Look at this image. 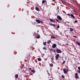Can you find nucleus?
Returning <instances> with one entry per match:
<instances>
[{
	"label": "nucleus",
	"mask_w": 80,
	"mask_h": 80,
	"mask_svg": "<svg viewBox=\"0 0 80 80\" xmlns=\"http://www.w3.org/2000/svg\"><path fill=\"white\" fill-rule=\"evenodd\" d=\"M67 23H70V22H67Z\"/></svg>",
	"instance_id": "42"
},
{
	"label": "nucleus",
	"mask_w": 80,
	"mask_h": 80,
	"mask_svg": "<svg viewBox=\"0 0 80 80\" xmlns=\"http://www.w3.org/2000/svg\"><path fill=\"white\" fill-rule=\"evenodd\" d=\"M49 50H50V51H51V52H53V50H54V49H52V48L50 49Z\"/></svg>",
	"instance_id": "12"
},
{
	"label": "nucleus",
	"mask_w": 80,
	"mask_h": 80,
	"mask_svg": "<svg viewBox=\"0 0 80 80\" xmlns=\"http://www.w3.org/2000/svg\"><path fill=\"white\" fill-rule=\"evenodd\" d=\"M40 22V23H41L42 24H43V21H41Z\"/></svg>",
	"instance_id": "28"
},
{
	"label": "nucleus",
	"mask_w": 80,
	"mask_h": 80,
	"mask_svg": "<svg viewBox=\"0 0 80 80\" xmlns=\"http://www.w3.org/2000/svg\"><path fill=\"white\" fill-rule=\"evenodd\" d=\"M53 51L54 53H55V52H56V50H55V49H54V50H53Z\"/></svg>",
	"instance_id": "34"
},
{
	"label": "nucleus",
	"mask_w": 80,
	"mask_h": 80,
	"mask_svg": "<svg viewBox=\"0 0 80 80\" xmlns=\"http://www.w3.org/2000/svg\"><path fill=\"white\" fill-rule=\"evenodd\" d=\"M18 74H16L15 75V77L16 78H18Z\"/></svg>",
	"instance_id": "13"
},
{
	"label": "nucleus",
	"mask_w": 80,
	"mask_h": 80,
	"mask_svg": "<svg viewBox=\"0 0 80 80\" xmlns=\"http://www.w3.org/2000/svg\"><path fill=\"white\" fill-rule=\"evenodd\" d=\"M52 26H53V27H55V26H56V25L55 24H52Z\"/></svg>",
	"instance_id": "26"
},
{
	"label": "nucleus",
	"mask_w": 80,
	"mask_h": 80,
	"mask_svg": "<svg viewBox=\"0 0 80 80\" xmlns=\"http://www.w3.org/2000/svg\"><path fill=\"white\" fill-rule=\"evenodd\" d=\"M76 43L79 46H80V43H79V42H77Z\"/></svg>",
	"instance_id": "16"
},
{
	"label": "nucleus",
	"mask_w": 80,
	"mask_h": 80,
	"mask_svg": "<svg viewBox=\"0 0 80 80\" xmlns=\"http://www.w3.org/2000/svg\"><path fill=\"white\" fill-rule=\"evenodd\" d=\"M73 37H75V38H77V37L76 36H73Z\"/></svg>",
	"instance_id": "35"
},
{
	"label": "nucleus",
	"mask_w": 80,
	"mask_h": 80,
	"mask_svg": "<svg viewBox=\"0 0 80 80\" xmlns=\"http://www.w3.org/2000/svg\"><path fill=\"white\" fill-rule=\"evenodd\" d=\"M40 38V35H38L37 37V38L38 39Z\"/></svg>",
	"instance_id": "10"
},
{
	"label": "nucleus",
	"mask_w": 80,
	"mask_h": 80,
	"mask_svg": "<svg viewBox=\"0 0 80 80\" xmlns=\"http://www.w3.org/2000/svg\"><path fill=\"white\" fill-rule=\"evenodd\" d=\"M35 9L37 11H39V9L37 7Z\"/></svg>",
	"instance_id": "15"
},
{
	"label": "nucleus",
	"mask_w": 80,
	"mask_h": 80,
	"mask_svg": "<svg viewBox=\"0 0 80 80\" xmlns=\"http://www.w3.org/2000/svg\"><path fill=\"white\" fill-rule=\"evenodd\" d=\"M75 75L76 76H77V75H78V74H77V73H76L75 74Z\"/></svg>",
	"instance_id": "33"
},
{
	"label": "nucleus",
	"mask_w": 80,
	"mask_h": 80,
	"mask_svg": "<svg viewBox=\"0 0 80 80\" xmlns=\"http://www.w3.org/2000/svg\"><path fill=\"white\" fill-rule=\"evenodd\" d=\"M47 42H44L43 43V44L44 45H47Z\"/></svg>",
	"instance_id": "20"
},
{
	"label": "nucleus",
	"mask_w": 80,
	"mask_h": 80,
	"mask_svg": "<svg viewBox=\"0 0 80 80\" xmlns=\"http://www.w3.org/2000/svg\"><path fill=\"white\" fill-rule=\"evenodd\" d=\"M50 42H51V41L50 40V41H48V42L47 43H48L49 44V43H50Z\"/></svg>",
	"instance_id": "24"
},
{
	"label": "nucleus",
	"mask_w": 80,
	"mask_h": 80,
	"mask_svg": "<svg viewBox=\"0 0 80 80\" xmlns=\"http://www.w3.org/2000/svg\"><path fill=\"white\" fill-rule=\"evenodd\" d=\"M51 38H53L54 39H55V37L53 36H52L51 37Z\"/></svg>",
	"instance_id": "18"
},
{
	"label": "nucleus",
	"mask_w": 80,
	"mask_h": 80,
	"mask_svg": "<svg viewBox=\"0 0 80 80\" xmlns=\"http://www.w3.org/2000/svg\"><path fill=\"white\" fill-rule=\"evenodd\" d=\"M57 18L58 20H62V18L60 16H57Z\"/></svg>",
	"instance_id": "4"
},
{
	"label": "nucleus",
	"mask_w": 80,
	"mask_h": 80,
	"mask_svg": "<svg viewBox=\"0 0 80 80\" xmlns=\"http://www.w3.org/2000/svg\"><path fill=\"white\" fill-rule=\"evenodd\" d=\"M38 32H39V31H38Z\"/></svg>",
	"instance_id": "46"
},
{
	"label": "nucleus",
	"mask_w": 80,
	"mask_h": 80,
	"mask_svg": "<svg viewBox=\"0 0 80 80\" xmlns=\"http://www.w3.org/2000/svg\"><path fill=\"white\" fill-rule=\"evenodd\" d=\"M29 70H32V68H29Z\"/></svg>",
	"instance_id": "37"
},
{
	"label": "nucleus",
	"mask_w": 80,
	"mask_h": 80,
	"mask_svg": "<svg viewBox=\"0 0 80 80\" xmlns=\"http://www.w3.org/2000/svg\"><path fill=\"white\" fill-rule=\"evenodd\" d=\"M37 35V34L36 33H34V34H33V36H36Z\"/></svg>",
	"instance_id": "22"
},
{
	"label": "nucleus",
	"mask_w": 80,
	"mask_h": 80,
	"mask_svg": "<svg viewBox=\"0 0 80 80\" xmlns=\"http://www.w3.org/2000/svg\"><path fill=\"white\" fill-rule=\"evenodd\" d=\"M79 17H80V14H79Z\"/></svg>",
	"instance_id": "45"
},
{
	"label": "nucleus",
	"mask_w": 80,
	"mask_h": 80,
	"mask_svg": "<svg viewBox=\"0 0 80 80\" xmlns=\"http://www.w3.org/2000/svg\"><path fill=\"white\" fill-rule=\"evenodd\" d=\"M51 60H54V58H51Z\"/></svg>",
	"instance_id": "36"
},
{
	"label": "nucleus",
	"mask_w": 80,
	"mask_h": 80,
	"mask_svg": "<svg viewBox=\"0 0 80 80\" xmlns=\"http://www.w3.org/2000/svg\"><path fill=\"white\" fill-rule=\"evenodd\" d=\"M36 21L37 23H40V21L39 20L37 19L36 20Z\"/></svg>",
	"instance_id": "6"
},
{
	"label": "nucleus",
	"mask_w": 80,
	"mask_h": 80,
	"mask_svg": "<svg viewBox=\"0 0 80 80\" xmlns=\"http://www.w3.org/2000/svg\"><path fill=\"white\" fill-rule=\"evenodd\" d=\"M70 32H72V31H73V29L72 28H70Z\"/></svg>",
	"instance_id": "19"
},
{
	"label": "nucleus",
	"mask_w": 80,
	"mask_h": 80,
	"mask_svg": "<svg viewBox=\"0 0 80 80\" xmlns=\"http://www.w3.org/2000/svg\"><path fill=\"white\" fill-rule=\"evenodd\" d=\"M50 80H52V79H50Z\"/></svg>",
	"instance_id": "47"
},
{
	"label": "nucleus",
	"mask_w": 80,
	"mask_h": 80,
	"mask_svg": "<svg viewBox=\"0 0 80 80\" xmlns=\"http://www.w3.org/2000/svg\"><path fill=\"white\" fill-rule=\"evenodd\" d=\"M59 56H60V55L59 54H57L55 56V58L56 60H58V58L59 57Z\"/></svg>",
	"instance_id": "3"
},
{
	"label": "nucleus",
	"mask_w": 80,
	"mask_h": 80,
	"mask_svg": "<svg viewBox=\"0 0 80 80\" xmlns=\"http://www.w3.org/2000/svg\"><path fill=\"white\" fill-rule=\"evenodd\" d=\"M62 77L63 78H65V76L63 75L62 76Z\"/></svg>",
	"instance_id": "27"
},
{
	"label": "nucleus",
	"mask_w": 80,
	"mask_h": 80,
	"mask_svg": "<svg viewBox=\"0 0 80 80\" xmlns=\"http://www.w3.org/2000/svg\"><path fill=\"white\" fill-rule=\"evenodd\" d=\"M76 78L78 79V76H76L75 77Z\"/></svg>",
	"instance_id": "29"
},
{
	"label": "nucleus",
	"mask_w": 80,
	"mask_h": 80,
	"mask_svg": "<svg viewBox=\"0 0 80 80\" xmlns=\"http://www.w3.org/2000/svg\"><path fill=\"white\" fill-rule=\"evenodd\" d=\"M58 8V9H59V7H58V8Z\"/></svg>",
	"instance_id": "41"
},
{
	"label": "nucleus",
	"mask_w": 80,
	"mask_h": 80,
	"mask_svg": "<svg viewBox=\"0 0 80 80\" xmlns=\"http://www.w3.org/2000/svg\"><path fill=\"white\" fill-rule=\"evenodd\" d=\"M50 22H55V21L53 20V19H50Z\"/></svg>",
	"instance_id": "7"
},
{
	"label": "nucleus",
	"mask_w": 80,
	"mask_h": 80,
	"mask_svg": "<svg viewBox=\"0 0 80 80\" xmlns=\"http://www.w3.org/2000/svg\"><path fill=\"white\" fill-rule=\"evenodd\" d=\"M57 47V45L55 44H53L52 45V48H55L56 47Z\"/></svg>",
	"instance_id": "5"
},
{
	"label": "nucleus",
	"mask_w": 80,
	"mask_h": 80,
	"mask_svg": "<svg viewBox=\"0 0 80 80\" xmlns=\"http://www.w3.org/2000/svg\"><path fill=\"white\" fill-rule=\"evenodd\" d=\"M38 61H41L42 59L41 58H38Z\"/></svg>",
	"instance_id": "17"
},
{
	"label": "nucleus",
	"mask_w": 80,
	"mask_h": 80,
	"mask_svg": "<svg viewBox=\"0 0 80 80\" xmlns=\"http://www.w3.org/2000/svg\"><path fill=\"white\" fill-rule=\"evenodd\" d=\"M65 63V61H64L62 62V64H64V63Z\"/></svg>",
	"instance_id": "32"
},
{
	"label": "nucleus",
	"mask_w": 80,
	"mask_h": 80,
	"mask_svg": "<svg viewBox=\"0 0 80 80\" xmlns=\"http://www.w3.org/2000/svg\"><path fill=\"white\" fill-rule=\"evenodd\" d=\"M50 67H52L53 66V64L51 63L50 64H49Z\"/></svg>",
	"instance_id": "14"
},
{
	"label": "nucleus",
	"mask_w": 80,
	"mask_h": 80,
	"mask_svg": "<svg viewBox=\"0 0 80 80\" xmlns=\"http://www.w3.org/2000/svg\"><path fill=\"white\" fill-rule=\"evenodd\" d=\"M56 20L57 22H58V23H60V21H59L58 19H56Z\"/></svg>",
	"instance_id": "21"
},
{
	"label": "nucleus",
	"mask_w": 80,
	"mask_h": 80,
	"mask_svg": "<svg viewBox=\"0 0 80 80\" xmlns=\"http://www.w3.org/2000/svg\"><path fill=\"white\" fill-rule=\"evenodd\" d=\"M56 51L57 53H62V50L59 49H57L56 50Z\"/></svg>",
	"instance_id": "1"
},
{
	"label": "nucleus",
	"mask_w": 80,
	"mask_h": 80,
	"mask_svg": "<svg viewBox=\"0 0 80 80\" xmlns=\"http://www.w3.org/2000/svg\"><path fill=\"white\" fill-rule=\"evenodd\" d=\"M77 22H78L77 21H75V23H77Z\"/></svg>",
	"instance_id": "38"
},
{
	"label": "nucleus",
	"mask_w": 80,
	"mask_h": 80,
	"mask_svg": "<svg viewBox=\"0 0 80 80\" xmlns=\"http://www.w3.org/2000/svg\"><path fill=\"white\" fill-rule=\"evenodd\" d=\"M43 50H47V48H45V47H43Z\"/></svg>",
	"instance_id": "30"
},
{
	"label": "nucleus",
	"mask_w": 80,
	"mask_h": 80,
	"mask_svg": "<svg viewBox=\"0 0 80 80\" xmlns=\"http://www.w3.org/2000/svg\"><path fill=\"white\" fill-rule=\"evenodd\" d=\"M74 42H75V40H74Z\"/></svg>",
	"instance_id": "43"
},
{
	"label": "nucleus",
	"mask_w": 80,
	"mask_h": 80,
	"mask_svg": "<svg viewBox=\"0 0 80 80\" xmlns=\"http://www.w3.org/2000/svg\"><path fill=\"white\" fill-rule=\"evenodd\" d=\"M56 0H52L53 2H54V1H55Z\"/></svg>",
	"instance_id": "40"
},
{
	"label": "nucleus",
	"mask_w": 80,
	"mask_h": 80,
	"mask_svg": "<svg viewBox=\"0 0 80 80\" xmlns=\"http://www.w3.org/2000/svg\"><path fill=\"white\" fill-rule=\"evenodd\" d=\"M31 72H32V73H35V71L33 70H32Z\"/></svg>",
	"instance_id": "23"
},
{
	"label": "nucleus",
	"mask_w": 80,
	"mask_h": 80,
	"mask_svg": "<svg viewBox=\"0 0 80 80\" xmlns=\"http://www.w3.org/2000/svg\"><path fill=\"white\" fill-rule=\"evenodd\" d=\"M78 68L79 71L78 70V72L79 73H80V67H78Z\"/></svg>",
	"instance_id": "9"
},
{
	"label": "nucleus",
	"mask_w": 80,
	"mask_h": 80,
	"mask_svg": "<svg viewBox=\"0 0 80 80\" xmlns=\"http://www.w3.org/2000/svg\"><path fill=\"white\" fill-rule=\"evenodd\" d=\"M46 2V1H45L44 0H43L42 1V4H43L44 3H45V2Z\"/></svg>",
	"instance_id": "11"
},
{
	"label": "nucleus",
	"mask_w": 80,
	"mask_h": 80,
	"mask_svg": "<svg viewBox=\"0 0 80 80\" xmlns=\"http://www.w3.org/2000/svg\"><path fill=\"white\" fill-rule=\"evenodd\" d=\"M57 28H60V25H58V26H57Z\"/></svg>",
	"instance_id": "25"
},
{
	"label": "nucleus",
	"mask_w": 80,
	"mask_h": 80,
	"mask_svg": "<svg viewBox=\"0 0 80 80\" xmlns=\"http://www.w3.org/2000/svg\"><path fill=\"white\" fill-rule=\"evenodd\" d=\"M68 72V69H64L63 70V72L65 74H66V73H67V72Z\"/></svg>",
	"instance_id": "2"
},
{
	"label": "nucleus",
	"mask_w": 80,
	"mask_h": 80,
	"mask_svg": "<svg viewBox=\"0 0 80 80\" xmlns=\"http://www.w3.org/2000/svg\"><path fill=\"white\" fill-rule=\"evenodd\" d=\"M47 60V59H46V60Z\"/></svg>",
	"instance_id": "44"
},
{
	"label": "nucleus",
	"mask_w": 80,
	"mask_h": 80,
	"mask_svg": "<svg viewBox=\"0 0 80 80\" xmlns=\"http://www.w3.org/2000/svg\"><path fill=\"white\" fill-rule=\"evenodd\" d=\"M68 16H71V14H70V13H68Z\"/></svg>",
	"instance_id": "31"
},
{
	"label": "nucleus",
	"mask_w": 80,
	"mask_h": 80,
	"mask_svg": "<svg viewBox=\"0 0 80 80\" xmlns=\"http://www.w3.org/2000/svg\"><path fill=\"white\" fill-rule=\"evenodd\" d=\"M52 24H50V23H49V25H52Z\"/></svg>",
	"instance_id": "39"
},
{
	"label": "nucleus",
	"mask_w": 80,
	"mask_h": 80,
	"mask_svg": "<svg viewBox=\"0 0 80 80\" xmlns=\"http://www.w3.org/2000/svg\"><path fill=\"white\" fill-rule=\"evenodd\" d=\"M71 17H72V18H75V16H74L73 15V14H71Z\"/></svg>",
	"instance_id": "8"
}]
</instances>
